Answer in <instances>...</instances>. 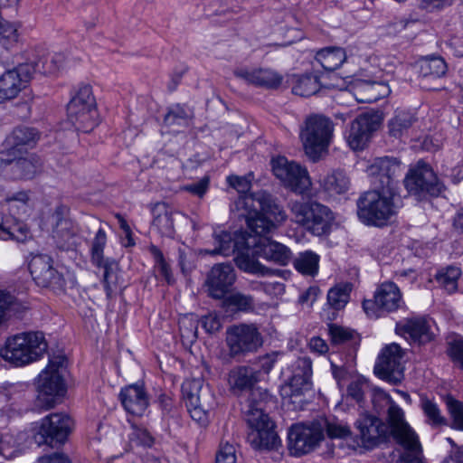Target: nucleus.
<instances>
[{"label":"nucleus","instance_id":"8fccbe9b","mask_svg":"<svg viewBox=\"0 0 463 463\" xmlns=\"http://www.w3.org/2000/svg\"><path fill=\"white\" fill-rule=\"evenodd\" d=\"M149 252L152 255L155 266L158 269L161 276L167 281L168 284L174 282V278L168 263L165 261L163 252L155 245L150 246Z\"/></svg>","mask_w":463,"mask_h":463},{"label":"nucleus","instance_id":"72a5a7b5","mask_svg":"<svg viewBox=\"0 0 463 463\" xmlns=\"http://www.w3.org/2000/svg\"><path fill=\"white\" fill-rule=\"evenodd\" d=\"M320 186L329 196H336L348 191L350 180L344 171H333L320 180Z\"/></svg>","mask_w":463,"mask_h":463},{"label":"nucleus","instance_id":"f03ea898","mask_svg":"<svg viewBox=\"0 0 463 463\" xmlns=\"http://www.w3.org/2000/svg\"><path fill=\"white\" fill-rule=\"evenodd\" d=\"M260 381L258 370L246 365L236 366L229 373L228 382L233 392H247V397L241 401V411L250 431L247 440L255 449H276L280 439L275 430V423L264 412L262 393L254 389Z\"/></svg>","mask_w":463,"mask_h":463},{"label":"nucleus","instance_id":"052dcab7","mask_svg":"<svg viewBox=\"0 0 463 463\" xmlns=\"http://www.w3.org/2000/svg\"><path fill=\"white\" fill-rule=\"evenodd\" d=\"M209 178L204 176L196 183L184 185L183 189L199 198H202L209 189Z\"/></svg>","mask_w":463,"mask_h":463},{"label":"nucleus","instance_id":"c85d7f7f","mask_svg":"<svg viewBox=\"0 0 463 463\" xmlns=\"http://www.w3.org/2000/svg\"><path fill=\"white\" fill-rule=\"evenodd\" d=\"M234 75L247 83L266 89H277L283 80L280 74L269 69L239 68Z\"/></svg>","mask_w":463,"mask_h":463},{"label":"nucleus","instance_id":"5fc2aeb1","mask_svg":"<svg viewBox=\"0 0 463 463\" xmlns=\"http://www.w3.org/2000/svg\"><path fill=\"white\" fill-rule=\"evenodd\" d=\"M368 387L369 384L365 378L357 377L349 383L347 394L356 402L361 403L364 401V396Z\"/></svg>","mask_w":463,"mask_h":463},{"label":"nucleus","instance_id":"13d9d810","mask_svg":"<svg viewBox=\"0 0 463 463\" xmlns=\"http://www.w3.org/2000/svg\"><path fill=\"white\" fill-rule=\"evenodd\" d=\"M236 449L228 442L221 443L216 452L215 463H236Z\"/></svg>","mask_w":463,"mask_h":463},{"label":"nucleus","instance_id":"6e6d98bb","mask_svg":"<svg viewBox=\"0 0 463 463\" xmlns=\"http://www.w3.org/2000/svg\"><path fill=\"white\" fill-rule=\"evenodd\" d=\"M447 406L452 418V427L463 430V403L453 399H449Z\"/></svg>","mask_w":463,"mask_h":463},{"label":"nucleus","instance_id":"603ef678","mask_svg":"<svg viewBox=\"0 0 463 463\" xmlns=\"http://www.w3.org/2000/svg\"><path fill=\"white\" fill-rule=\"evenodd\" d=\"M18 39L16 27L1 18L0 23V43L5 48L8 49L10 46L16 43Z\"/></svg>","mask_w":463,"mask_h":463},{"label":"nucleus","instance_id":"dca6fc26","mask_svg":"<svg viewBox=\"0 0 463 463\" xmlns=\"http://www.w3.org/2000/svg\"><path fill=\"white\" fill-rule=\"evenodd\" d=\"M402 168L395 157H378L367 166L366 173L374 188L399 192V177Z\"/></svg>","mask_w":463,"mask_h":463},{"label":"nucleus","instance_id":"473e14b6","mask_svg":"<svg viewBox=\"0 0 463 463\" xmlns=\"http://www.w3.org/2000/svg\"><path fill=\"white\" fill-rule=\"evenodd\" d=\"M0 231L3 240H13L18 242H24L31 236L27 224L22 220L2 213H0Z\"/></svg>","mask_w":463,"mask_h":463},{"label":"nucleus","instance_id":"5701e85b","mask_svg":"<svg viewBox=\"0 0 463 463\" xmlns=\"http://www.w3.org/2000/svg\"><path fill=\"white\" fill-rule=\"evenodd\" d=\"M235 281L233 266L231 263H219L209 271L205 285L211 298L222 299L231 291Z\"/></svg>","mask_w":463,"mask_h":463},{"label":"nucleus","instance_id":"393cba45","mask_svg":"<svg viewBox=\"0 0 463 463\" xmlns=\"http://www.w3.org/2000/svg\"><path fill=\"white\" fill-rule=\"evenodd\" d=\"M292 455L300 456L310 452L323 439V433L302 424L293 425L288 434Z\"/></svg>","mask_w":463,"mask_h":463},{"label":"nucleus","instance_id":"a211bd4d","mask_svg":"<svg viewBox=\"0 0 463 463\" xmlns=\"http://www.w3.org/2000/svg\"><path fill=\"white\" fill-rule=\"evenodd\" d=\"M403 355L404 352L398 344L386 345L374 365V373L390 383H400L404 377Z\"/></svg>","mask_w":463,"mask_h":463},{"label":"nucleus","instance_id":"6e6552de","mask_svg":"<svg viewBox=\"0 0 463 463\" xmlns=\"http://www.w3.org/2000/svg\"><path fill=\"white\" fill-rule=\"evenodd\" d=\"M67 117L79 131L90 132L98 126L96 101L90 85L79 87L67 105Z\"/></svg>","mask_w":463,"mask_h":463},{"label":"nucleus","instance_id":"a19ab883","mask_svg":"<svg viewBox=\"0 0 463 463\" xmlns=\"http://www.w3.org/2000/svg\"><path fill=\"white\" fill-rule=\"evenodd\" d=\"M65 61L61 52L48 53L38 61L31 62L36 69V72L43 74H53L60 71Z\"/></svg>","mask_w":463,"mask_h":463},{"label":"nucleus","instance_id":"bf43d9fd","mask_svg":"<svg viewBox=\"0 0 463 463\" xmlns=\"http://www.w3.org/2000/svg\"><path fill=\"white\" fill-rule=\"evenodd\" d=\"M153 225L156 226L162 233H170L174 225L171 213L166 210L162 213H158L153 220Z\"/></svg>","mask_w":463,"mask_h":463},{"label":"nucleus","instance_id":"4be33fe9","mask_svg":"<svg viewBox=\"0 0 463 463\" xmlns=\"http://www.w3.org/2000/svg\"><path fill=\"white\" fill-rule=\"evenodd\" d=\"M382 123L378 113L365 112L359 115L353 122L346 137L347 143L354 150H362Z\"/></svg>","mask_w":463,"mask_h":463},{"label":"nucleus","instance_id":"7ed1b4c3","mask_svg":"<svg viewBox=\"0 0 463 463\" xmlns=\"http://www.w3.org/2000/svg\"><path fill=\"white\" fill-rule=\"evenodd\" d=\"M373 404L378 414L387 410L389 429L393 438L404 448L397 463H424L418 435L404 420L403 411L380 388L373 389Z\"/></svg>","mask_w":463,"mask_h":463},{"label":"nucleus","instance_id":"b1692460","mask_svg":"<svg viewBox=\"0 0 463 463\" xmlns=\"http://www.w3.org/2000/svg\"><path fill=\"white\" fill-rule=\"evenodd\" d=\"M355 428L365 448H373L386 440L389 427L381 419L369 413H362L355 421Z\"/></svg>","mask_w":463,"mask_h":463},{"label":"nucleus","instance_id":"1a4fd4ad","mask_svg":"<svg viewBox=\"0 0 463 463\" xmlns=\"http://www.w3.org/2000/svg\"><path fill=\"white\" fill-rule=\"evenodd\" d=\"M333 130V122L323 115H312L306 119L300 138L309 158L314 161L319 158L330 144Z\"/></svg>","mask_w":463,"mask_h":463},{"label":"nucleus","instance_id":"338daca9","mask_svg":"<svg viewBox=\"0 0 463 463\" xmlns=\"http://www.w3.org/2000/svg\"><path fill=\"white\" fill-rule=\"evenodd\" d=\"M308 346L311 352L317 354H325L329 350L327 343L319 336L311 337L308 342Z\"/></svg>","mask_w":463,"mask_h":463},{"label":"nucleus","instance_id":"69168bd1","mask_svg":"<svg viewBox=\"0 0 463 463\" xmlns=\"http://www.w3.org/2000/svg\"><path fill=\"white\" fill-rule=\"evenodd\" d=\"M321 291L318 287L311 286L300 294L298 302L302 305L307 304V306H311L316 301Z\"/></svg>","mask_w":463,"mask_h":463},{"label":"nucleus","instance_id":"0eeeda50","mask_svg":"<svg viewBox=\"0 0 463 463\" xmlns=\"http://www.w3.org/2000/svg\"><path fill=\"white\" fill-rule=\"evenodd\" d=\"M67 359L64 355H55L49 360L47 367L39 374L37 383V405L43 410L53 408L66 392L63 373Z\"/></svg>","mask_w":463,"mask_h":463},{"label":"nucleus","instance_id":"ddd939ff","mask_svg":"<svg viewBox=\"0 0 463 463\" xmlns=\"http://www.w3.org/2000/svg\"><path fill=\"white\" fill-rule=\"evenodd\" d=\"M405 306L399 287L391 281L380 284L373 294V299H365L363 308L370 317L378 318L395 312Z\"/></svg>","mask_w":463,"mask_h":463},{"label":"nucleus","instance_id":"6ab92c4d","mask_svg":"<svg viewBox=\"0 0 463 463\" xmlns=\"http://www.w3.org/2000/svg\"><path fill=\"white\" fill-rule=\"evenodd\" d=\"M67 208L63 205L56 207L52 215L53 228L52 239L57 247L63 250H73L81 242L77 225L70 219L65 218Z\"/></svg>","mask_w":463,"mask_h":463},{"label":"nucleus","instance_id":"aec40b11","mask_svg":"<svg viewBox=\"0 0 463 463\" xmlns=\"http://www.w3.org/2000/svg\"><path fill=\"white\" fill-rule=\"evenodd\" d=\"M29 270L35 283L43 288L53 290H64L65 279L52 266V260L48 255H36L29 262Z\"/></svg>","mask_w":463,"mask_h":463},{"label":"nucleus","instance_id":"49530a36","mask_svg":"<svg viewBox=\"0 0 463 463\" xmlns=\"http://www.w3.org/2000/svg\"><path fill=\"white\" fill-rule=\"evenodd\" d=\"M28 200L29 196L25 192H18L11 196H5V201L9 204V214L21 220V217L28 212Z\"/></svg>","mask_w":463,"mask_h":463},{"label":"nucleus","instance_id":"7c9ffc66","mask_svg":"<svg viewBox=\"0 0 463 463\" xmlns=\"http://www.w3.org/2000/svg\"><path fill=\"white\" fill-rule=\"evenodd\" d=\"M106 244L107 234L102 228H99L90 243V261L94 266L104 269L103 279H109L117 263L113 259L104 257Z\"/></svg>","mask_w":463,"mask_h":463},{"label":"nucleus","instance_id":"a18cd8bd","mask_svg":"<svg viewBox=\"0 0 463 463\" xmlns=\"http://www.w3.org/2000/svg\"><path fill=\"white\" fill-rule=\"evenodd\" d=\"M320 89V82L317 76L302 75L299 76L292 87L294 94L301 97H309L316 94Z\"/></svg>","mask_w":463,"mask_h":463},{"label":"nucleus","instance_id":"f704fd0d","mask_svg":"<svg viewBox=\"0 0 463 463\" xmlns=\"http://www.w3.org/2000/svg\"><path fill=\"white\" fill-rule=\"evenodd\" d=\"M40 162L33 154H15L13 173L15 178L31 179L40 167Z\"/></svg>","mask_w":463,"mask_h":463},{"label":"nucleus","instance_id":"79ce46f5","mask_svg":"<svg viewBox=\"0 0 463 463\" xmlns=\"http://www.w3.org/2000/svg\"><path fill=\"white\" fill-rule=\"evenodd\" d=\"M460 275V268L449 266L439 269L435 275V279L440 287L444 288L449 293H452L458 288V280Z\"/></svg>","mask_w":463,"mask_h":463},{"label":"nucleus","instance_id":"774afa93","mask_svg":"<svg viewBox=\"0 0 463 463\" xmlns=\"http://www.w3.org/2000/svg\"><path fill=\"white\" fill-rule=\"evenodd\" d=\"M38 460L40 463H72L67 455L61 452L43 456Z\"/></svg>","mask_w":463,"mask_h":463},{"label":"nucleus","instance_id":"f3484780","mask_svg":"<svg viewBox=\"0 0 463 463\" xmlns=\"http://www.w3.org/2000/svg\"><path fill=\"white\" fill-rule=\"evenodd\" d=\"M271 166L275 176L294 193L302 194L311 186L307 170L299 164L278 156L271 160Z\"/></svg>","mask_w":463,"mask_h":463},{"label":"nucleus","instance_id":"58836bf2","mask_svg":"<svg viewBox=\"0 0 463 463\" xmlns=\"http://www.w3.org/2000/svg\"><path fill=\"white\" fill-rule=\"evenodd\" d=\"M320 257L311 250L299 252L293 260L297 271L304 276L315 277L318 273Z\"/></svg>","mask_w":463,"mask_h":463},{"label":"nucleus","instance_id":"a878e982","mask_svg":"<svg viewBox=\"0 0 463 463\" xmlns=\"http://www.w3.org/2000/svg\"><path fill=\"white\" fill-rule=\"evenodd\" d=\"M395 331L404 338L419 345L430 342L434 337L430 322L425 317H412L398 322Z\"/></svg>","mask_w":463,"mask_h":463},{"label":"nucleus","instance_id":"412c9836","mask_svg":"<svg viewBox=\"0 0 463 463\" xmlns=\"http://www.w3.org/2000/svg\"><path fill=\"white\" fill-rule=\"evenodd\" d=\"M36 69L32 63H22L0 76V101L14 99L24 90Z\"/></svg>","mask_w":463,"mask_h":463},{"label":"nucleus","instance_id":"de8ad7c7","mask_svg":"<svg viewBox=\"0 0 463 463\" xmlns=\"http://www.w3.org/2000/svg\"><path fill=\"white\" fill-rule=\"evenodd\" d=\"M363 89L366 92V97L361 99V101L368 103L377 101L388 96L391 92L389 86L383 81L366 82L363 85Z\"/></svg>","mask_w":463,"mask_h":463},{"label":"nucleus","instance_id":"09e8293b","mask_svg":"<svg viewBox=\"0 0 463 463\" xmlns=\"http://www.w3.org/2000/svg\"><path fill=\"white\" fill-rule=\"evenodd\" d=\"M227 180V183L228 184L232 187L233 189H235L241 195L238 197L237 201L241 198V197H246V196H255L259 194H267L266 192H259V193H256L254 194H246V193L250 189L251 187V184H250V181L248 177L246 176H240V175H229L227 176L226 178ZM236 202V200L234 201ZM234 203H233L232 205H231V208H232L234 206ZM231 211L232 213H237V216L239 217V212L237 210H234L232 211V209H231Z\"/></svg>","mask_w":463,"mask_h":463},{"label":"nucleus","instance_id":"cd10ccee","mask_svg":"<svg viewBox=\"0 0 463 463\" xmlns=\"http://www.w3.org/2000/svg\"><path fill=\"white\" fill-rule=\"evenodd\" d=\"M418 123V118L410 110H395L389 119L387 128L391 137L405 141L408 138H415L414 128Z\"/></svg>","mask_w":463,"mask_h":463},{"label":"nucleus","instance_id":"2eb2a0df","mask_svg":"<svg viewBox=\"0 0 463 463\" xmlns=\"http://www.w3.org/2000/svg\"><path fill=\"white\" fill-rule=\"evenodd\" d=\"M289 374L280 386L283 399H292L303 395L312 386V360L308 356L298 357L288 367Z\"/></svg>","mask_w":463,"mask_h":463},{"label":"nucleus","instance_id":"4468645a","mask_svg":"<svg viewBox=\"0 0 463 463\" xmlns=\"http://www.w3.org/2000/svg\"><path fill=\"white\" fill-rule=\"evenodd\" d=\"M226 345L232 358L256 352L263 344L262 335L255 324L241 323L227 328Z\"/></svg>","mask_w":463,"mask_h":463},{"label":"nucleus","instance_id":"2f4dec72","mask_svg":"<svg viewBox=\"0 0 463 463\" xmlns=\"http://www.w3.org/2000/svg\"><path fill=\"white\" fill-rule=\"evenodd\" d=\"M39 137L35 128L29 127H19L6 137V146L14 154H26L32 148Z\"/></svg>","mask_w":463,"mask_h":463},{"label":"nucleus","instance_id":"c03bdc74","mask_svg":"<svg viewBox=\"0 0 463 463\" xmlns=\"http://www.w3.org/2000/svg\"><path fill=\"white\" fill-rule=\"evenodd\" d=\"M192 118V111L186 106L179 104L172 106L164 118L167 126L187 127Z\"/></svg>","mask_w":463,"mask_h":463},{"label":"nucleus","instance_id":"423d86ee","mask_svg":"<svg viewBox=\"0 0 463 463\" xmlns=\"http://www.w3.org/2000/svg\"><path fill=\"white\" fill-rule=\"evenodd\" d=\"M47 348L43 332L29 331L9 337L1 354L5 360L15 366H22L40 360Z\"/></svg>","mask_w":463,"mask_h":463},{"label":"nucleus","instance_id":"3c124183","mask_svg":"<svg viewBox=\"0 0 463 463\" xmlns=\"http://www.w3.org/2000/svg\"><path fill=\"white\" fill-rule=\"evenodd\" d=\"M422 410L427 417V421L430 425L438 427L446 424V419L441 415L440 410L436 403L430 400H425L422 402Z\"/></svg>","mask_w":463,"mask_h":463},{"label":"nucleus","instance_id":"20e7f679","mask_svg":"<svg viewBox=\"0 0 463 463\" xmlns=\"http://www.w3.org/2000/svg\"><path fill=\"white\" fill-rule=\"evenodd\" d=\"M356 205L357 216L363 223L383 227L397 214L401 196L399 192L373 188L362 194Z\"/></svg>","mask_w":463,"mask_h":463},{"label":"nucleus","instance_id":"9d476101","mask_svg":"<svg viewBox=\"0 0 463 463\" xmlns=\"http://www.w3.org/2000/svg\"><path fill=\"white\" fill-rule=\"evenodd\" d=\"M72 426L73 420L69 415L51 413L35 423L33 439L39 446L61 445L66 441Z\"/></svg>","mask_w":463,"mask_h":463},{"label":"nucleus","instance_id":"37998d69","mask_svg":"<svg viewBox=\"0 0 463 463\" xmlns=\"http://www.w3.org/2000/svg\"><path fill=\"white\" fill-rule=\"evenodd\" d=\"M352 285L344 283L331 288L327 293V302L335 310H340L345 307L350 299Z\"/></svg>","mask_w":463,"mask_h":463},{"label":"nucleus","instance_id":"f257e3e1","mask_svg":"<svg viewBox=\"0 0 463 463\" xmlns=\"http://www.w3.org/2000/svg\"><path fill=\"white\" fill-rule=\"evenodd\" d=\"M232 209L239 212L240 219H244L249 230L254 233L245 241L248 249L235 257L237 267L250 274L280 276L282 273L280 269L267 268L257 258H262L281 266H286L290 261V250L266 237L279 224L285 222L286 212L269 194L241 197Z\"/></svg>","mask_w":463,"mask_h":463},{"label":"nucleus","instance_id":"680f3d73","mask_svg":"<svg viewBox=\"0 0 463 463\" xmlns=\"http://www.w3.org/2000/svg\"><path fill=\"white\" fill-rule=\"evenodd\" d=\"M130 439L137 445L144 447H151L154 443V439L151 434L142 428H134Z\"/></svg>","mask_w":463,"mask_h":463},{"label":"nucleus","instance_id":"bb28decb","mask_svg":"<svg viewBox=\"0 0 463 463\" xmlns=\"http://www.w3.org/2000/svg\"><path fill=\"white\" fill-rule=\"evenodd\" d=\"M251 234H232L231 232L222 231L213 233V241L215 248L213 250H205V253L209 255L220 254L222 256H230L237 252L236 257L240 252L246 250L248 245L245 243Z\"/></svg>","mask_w":463,"mask_h":463},{"label":"nucleus","instance_id":"4d7b16f0","mask_svg":"<svg viewBox=\"0 0 463 463\" xmlns=\"http://www.w3.org/2000/svg\"><path fill=\"white\" fill-rule=\"evenodd\" d=\"M16 441L9 433L0 434V456L11 459L16 456Z\"/></svg>","mask_w":463,"mask_h":463},{"label":"nucleus","instance_id":"864d4df0","mask_svg":"<svg viewBox=\"0 0 463 463\" xmlns=\"http://www.w3.org/2000/svg\"><path fill=\"white\" fill-rule=\"evenodd\" d=\"M447 354L450 360L463 370V337H455L448 343Z\"/></svg>","mask_w":463,"mask_h":463},{"label":"nucleus","instance_id":"4c0bfd02","mask_svg":"<svg viewBox=\"0 0 463 463\" xmlns=\"http://www.w3.org/2000/svg\"><path fill=\"white\" fill-rule=\"evenodd\" d=\"M315 58L324 70L332 71L344 63L346 54L341 47H326L319 50Z\"/></svg>","mask_w":463,"mask_h":463},{"label":"nucleus","instance_id":"e2e57ef3","mask_svg":"<svg viewBox=\"0 0 463 463\" xmlns=\"http://www.w3.org/2000/svg\"><path fill=\"white\" fill-rule=\"evenodd\" d=\"M326 433L332 439H346L351 435V430L347 425L341 423H328Z\"/></svg>","mask_w":463,"mask_h":463},{"label":"nucleus","instance_id":"ea45409f","mask_svg":"<svg viewBox=\"0 0 463 463\" xmlns=\"http://www.w3.org/2000/svg\"><path fill=\"white\" fill-rule=\"evenodd\" d=\"M223 306L234 312L249 313L255 308L254 298L241 292H233L223 298Z\"/></svg>","mask_w":463,"mask_h":463},{"label":"nucleus","instance_id":"c756f323","mask_svg":"<svg viewBox=\"0 0 463 463\" xmlns=\"http://www.w3.org/2000/svg\"><path fill=\"white\" fill-rule=\"evenodd\" d=\"M119 398L124 409L130 414L141 416L148 406L147 394L140 384H130L123 388Z\"/></svg>","mask_w":463,"mask_h":463},{"label":"nucleus","instance_id":"e433bc0d","mask_svg":"<svg viewBox=\"0 0 463 463\" xmlns=\"http://www.w3.org/2000/svg\"><path fill=\"white\" fill-rule=\"evenodd\" d=\"M328 335L333 345H347L356 349L360 339L358 334L348 327L337 324H328Z\"/></svg>","mask_w":463,"mask_h":463},{"label":"nucleus","instance_id":"f8f14e48","mask_svg":"<svg viewBox=\"0 0 463 463\" xmlns=\"http://www.w3.org/2000/svg\"><path fill=\"white\" fill-rule=\"evenodd\" d=\"M182 393L191 418L199 424H205L215 404L209 388H203L201 380H186L182 384Z\"/></svg>","mask_w":463,"mask_h":463},{"label":"nucleus","instance_id":"39448f33","mask_svg":"<svg viewBox=\"0 0 463 463\" xmlns=\"http://www.w3.org/2000/svg\"><path fill=\"white\" fill-rule=\"evenodd\" d=\"M289 209L292 221L315 236L330 233L335 220L329 207L313 199L291 201Z\"/></svg>","mask_w":463,"mask_h":463},{"label":"nucleus","instance_id":"0e129e2a","mask_svg":"<svg viewBox=\"0 0 463 463\" xmlns=\"http://www.w3.org/2000/svg\"><path fill=\"white\" fill-rule=\"evenodd\" d=\"M201 325L209 334L218 332L222 327L220 317L216 314H208L201 318Z\"/></svg>","mask_w":463,"mask_h":463},{"label":"nucleus","instance_id":"9b49d317","mask_svg":"<svg viewBox=\"0 0 463 463\" xmlns=\"http://www.w3.org/2000/svg\"><path fill=\"white\" fill-rule=\"evenodd\" d=\"M404 186L408 193L418 200H425L429 196L437 197L442 191V184L436 174L422 161H419L409 170L404 178Z\"/></svg>","mask_w":463,"mask_h":463},{"label":"nucleus","instance_id":"c9c22d12","mask_svg":"<svg viewBox=\"0 0 463 463\" xmlns=\"http://www.w3.org/2000/svg\"><path fill=\"white\" fill-rule=\"evenodd\" d=\"M418 72L422 78L437 79L443 77L448 66L440 56H428L421 58L417 62Z\"/></svg>","mask_w":463,"mask_h":463}]
</instances>
